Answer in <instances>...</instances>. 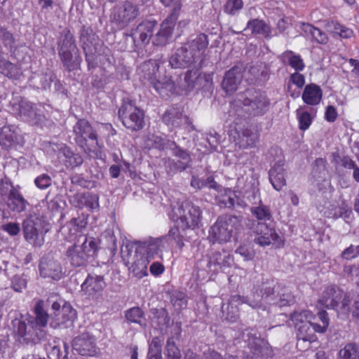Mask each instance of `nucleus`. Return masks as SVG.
<instances>
[{
  "instance_id": "1",
  "label": "nucleus",
  "mask_w": 359,
  "mask_h": 359,
  "mask_svg": "<svg viewBox=\"0 0 359 359\" xmlns=\"http://www.w3.org/2000/svg\"><path fill=\"white\" fill-rule=\"evenodd\" d=\"M159 60L149 59L142 62L137 72L142 81H147L163 97H170L175 93L176 85L170 76L158 75Z\"/></svg>"
},
{
  "instance_id": "2",
  "label": "nucleus",
  "mask_w": 359,
  "mask_h": 359,
  "mask_svg": "<svg viewBox=\"0 0 359 359\" xmlns=\"http://www.w3.org/2000/svg\"><path fill=\"white\" fill-rule=\"evenodd\" d=\"M76 144L90 158L100 159L102 157V147L98 142L96 131L90 123L85 119H79L73 127Z\"/></svg>"
},
{
  "instance_id": "3",
  "label": "nucleus",
  "mask_w": 359,
  "mask_h": 359,
  "mask_svg": "<svg viewBox=\"0 0 359 359\" xmlns=\"http://www.w3.org/2000/svg\"><path fill=\"white\" fill-rule=\"evenodd\" d=\"M170 218L183 231L198 227L202 219V210L198 205L185 200L172 208Z\"/></svg>"
},
{
  "instance_id": "4",
  "label": "nucleus",
  "mask_w": 359,
  "mask_h": 359,
  "mask_svg": "<svg viewBox=\"0 0 359 359\" xmlns=\"http://www.w3.org/2000/svg\"><path fill=\"white\" fill-rule=\"evenodd\" d=\"M241 226L240 219L234 215L220 216L209 231V239L213 243H226Z\"/></svg>"
},
{
  "instance_id": "5",
  "label": "nucleus",
  "mask_w": 359,
  "mask_h": 359,
  "mask_svg": "<svg viewBox=\"0 0 359 359\" xmlns=\"http://www.w3.org/2000/svg\"><path fill=\"white\" fill-rule=\"evenodd\" d=\"M98 246L95 238L87 237L81 245L74 244L69 246L66 251V257L71 265L74 267L84 266L90 257L97 255Z\"/></svg>"
},
{
  "instance_id": "6",
  "label": "nucleus",
  "mask_w": 359,
  "mask_h": 359,
  "mask_svg": "<svg viewBox=\"0 0 359 359\" xmlns=\"http://www.w3.org/2000/svg\"><path fill=\"white\" fill-rule=\"evenodd\" d=\"M118 114L123 125L133 132L141 130L144 127V111L131 100H123Z\"/></svg>"
},
{
  "instance_id": "7",
  "label": "nucleus",
  "mask_w": 359,
  "mask_h": 359,
  "mask_svg": "<svg viewBox=\"0 0 359 359\" xmlns=\"http://www.w3.org/2000/svg\"><path fill=\"white\" fill-rule=\"evenodd\" d=\"M228 135L229 140L241 149L255 148L259 141V135L257 133L235 121L230 125Z\"/></svg>"
},
{
  "instance_id": "8",
  "label": "nucleus",
  "mask_w": 359,
  "mask_h": 359,
  "mask_svg": "<svg viewBox=\"0 0 359 359\" xmlns=\"http://www.w3.org/2000/svg\"><path fill=\"white\" fill-rule=\"evenodd\" d=\"M140 15L139 6L126 0L114 6L111 11V22L123 29L133 22Z\"/></svg>"
},
{
  "instance_id": "9",
  "label": "nucleus",
  "mask_w": 359,
  "mask_h": 359,
  "mask_svg": "<svg viewBox=\"0 0 359 359\" xmlns=\"http://www.w3.org/2000/svg\"><path fill=\"white\" fill-rule=\"evenodd\" d=\"M22 231L25 239L33 246H41L44 236L48 229L45 228V222L38 216H30L24 220Z\"/></svg>"
},
{
  "instance_id": "10",
  "label": "nucleus",
  "mask_w": 359,
  "mask_h": 359,
  "mask_svg": "<svg viewBox=\"0 0 359 359\" xmlns=\"http://www.w3.org/2000/svg\"><path fill=\"white\" fill-rule=\"evenodd\" d=\"M209 44L208 36L204 33H201L196 37L183 44L181 47H185L187 53L185 56L190 57L187 64L190 67L193 65L201 68L205 57V51Z\"/></svg>"
},
{
  "instance_id": "11",
  "label": "nucleus",
  "mask_w": 359,
  "mask_h": 359,
  "mask_svg": "<svg viewBox=\"0 0 359 359\" xmlns=\"http://www.w3.org/2000/svg\"><path fill=\"white\" fill-rule=\"evenodd\" d=\"M13 332L16 339L21 344H33L39 342L42 330L36 327L29 320H15L13 321Z\"/></svg>"
},
{
  "instance_id": "12",
  "label": "nucleus",
  "mask_w": 359,
  "mask_h": 359,
  "mask_svg": "<svg viewBox=\"0 0 359 359\" xmlns=\"http://www.w3.org/2000/svg\"><path fill=\"white\" fill-rule=\"evenodd\" d=\"M256 238L255 242L260 246L265 247L272 245L275 248H283L285 245V239L278 235L273 227H271L264 222H259L255 227Z\"/></svg>"
},
{
  "instance_id": "13",
  "label": "nucleus",
  "mask_w": 359,
  "mask_h": 359,
  "mask_svg": "<svg viewBox=\"0 0 359 359\" xmlns=\"http://www.w3.org/2000/svg\"><path fill=\"white\" fill-rule=\"evenodd\" d=\"M177 9L172 10L168 16L162 22L161 27L153 39L154 46H165L172 34L180 13Z\"/></svg>"
},
{
  "instance_id": "14",
  "label": "nucleus",
  "mask_w": 359,
  "mask_h": 359,
  "mask_svg": "<svg viewBox=\"0 0 359 359\" xmlns=\"http://www.w3.org/2000/svg\"><path fill=\"white\" fill-rule=\"evenodd\" d=\"M157 25L156 20H143L135 29H132L130 36L136 47L147 45L153 36Z\"/></svg>"
},
{
  "instance_id": "15",
  "label": "nucleus",
  "mask_w": 359,
  "mask_h": 359,
  "mask_svg": "<svg viewBox=\"0 0 359 359\" xmlns=\"http://www.w3.org/2000/svg\"><path fill=\"white\" fill-rule=\"evenodd\" d=\"M53 313L52 318L55 320V326L65 324L68 322L73 323L76 318V311L69 303L64 302L61 306L59 302H54L51 306Z\"/></svg>"
},
{
  "instance_id": "16",
  "label": "nucleus",
  "mask_w": 359,
  "mask_h": 359,
  "mask_svg": "<svg viewBox=\"0 0 359 359\" xmlns=\"http://www.w3.org/2000/svg\"><path fill=\"white\" fill-rule=\"evenodd\" d=\"M72 348L81 355H94L97 349L96 339L88 332L82 333L73 339Z\"/></svg>"
},
{
  "instance_id": "17",
  "label": "nucleus",
  "mask_w": 359,
  "mask_h": 359,
  "mask_svg": "<svg viewBox=\"0 0 359 359\" xmlns=\"http://www.w3.org/2000/svg\"><path fill=\"white\" fill-rule=\"evenodd\" d=\"M4 183L11 187L8 194L7 206L8 208L16 212H22L26 210L28 204L27 201L20 192V187H15L9 179H6Z\"/></svg>"
},
{
  "instance_id": "18",
  "label": "nucleus",
  "mask_w": 359,
  "mask_h": 359,
  "mask_svg": "<svg viewBox=\"0 0 359 359\" xmlns=\"http://www.w3.org/2000/svg\"><path fill=\"white\" fill-rule=\"evenodd\" d=\"M105 285L103 276L89 273L81 285V290L89 298H97Z\"/></svg>"
},
{
  "instance_id": "19",
  "label": "nucleus",
  "mask_w": 359,
  "mask_h": 359,
  "mask_svg": "<svg viewBox=\"0 0 359 359\" xmlns=\"http://www.w3.org/2000/svg\"><path fill=\"white\" fill-rule=\"evenodd\" d=\"M57 156L67 170H74L83 163L82 155L66 144L59 149Z\"/></svg>"
},
{
  "instance_id": "20",
  "label": "nucleus",
  "mask_w": 359,
  "mask_h": 359,
  "mask_svg": "<svg viewBox=\"0 0 359 359\" xmlns=\"http://www.w3.org/2000/svg\"><path fill=\"white\" fill-rule=\"evenodd\" d=\"M243 68L233 66L225 73L222 87L226 93H231L238 89L243 77Z\"/></svg>"
},
{
  "instance_id": "21",
  "label": "nucleus",
  "mask_w": 359,
  "mask_h": 359,
  "mask_svg": "<svg viewBox=\"0 0 359 359\" xmlns=\"http://www.w3.org/2000/svg\"><path fill=\"white\" fill-rule=\"evenodd\" d=\"M248 348L252 355H246L243 359H256L259 357L267 356L272 352L271 347L267 341L264 339L253 337L249 339Z\"/></svg>"
},
{
  "instance_id": "22",
  "label": "nucleus",
  "mask_w": 359,
  "mask_h": 359,
  "mask_svg": "<svg viewBox=\"0 0 359 359\" xmlns=\"http://www.w3.org/2000/svg\"><path fill=\"white\" fill-rule=\"evenodd\" d=\"M343 297V292L335 285H329L325 287L318 304L327 309H335L338 307Z\"/></svg>"
},
{
  "instance_id": "23",
  "label": "nucleus",
  "mask_w": 359,
  "mask_h": 359,
  "mask_svg": "<svg viewBox=\"0 0 359 359\" xmlns=\"http://www.w3.org/2000/svg\"><path fill=\"white\" fill-rule=\"evenodd\" d=\"M40 275L43 278H50L58 280L62 277V268L60 263L53 259L43 258L39 263Z\"/></svg>"
},
{
  "instance_id": "24",
  "label": "nucleus",
  "mask_w": 359,
  "mask_h": 359,
  "mask_svg": "<svg viewBox=\"0 0 359 359\" xmlns=\"http://www.w3.org/2000/svg\"><path fill=\"white\" fill-rule=\"evenodd\" d=\"M72 203L76 208L93 210L99 208V196L91 192L77 193L72 197Z\"/></svg>"
},
{
  "instance_id": "25",
  "label": "nucleus",
  "mask_w": 359,
  "mask_h": 359,
  "mask_svg": "<svg viewBox=\"0 0 359 359\" xmlns=\"http://www.w3.org/2000/svg\"><path fill=\"white\" fill-rule=\"evenodd\" d=\"M301 29L312 43L326 45L329 41L327 34L310 23L302 22Z\"/></svg>"
},
{
  "instance_id": "26",
  "label": "nucleus",
  "mask_w": 359,
  "mask_h": 359,
  "mask_svg": "<svg viewBox=\"0 0 359 359\" xmlns=\"http://www.w3.org/2000/svg\"><path fill=\"white\" fill-rule=\"evenodd\" d=\"M302 98L303 102L311 106L318 105L323 98V90L316 83H309L305 86Z\"/></svg>"
},
{
  "instance_id": "27",
  "label": "nucleus",
  "mask_w": 359,
  "mask_h": 359,
  "mask_svg": "<svg viewBox=\"0 0 359 359\" xmlns=\"http://www.w3.org/2000/svg\"><path fill=\"white\" fill-rule=\"evenodd\" d=\"M243 104L250 106L254 115L262 116L269 111L270 100L265 94L260 93L253 100L245 99Z\"/></svg>"
},
{
  "instance_id": "28",
  "label": "nucleus",
  "mask_w": 359,
  "mask_h": 359,
  "mask_svg": "<svg viewBox=\"0 0 359 359\" xmlns=\"http://www.w3.org/2000/svg\"><path fill=\"white\" fill-rule=\"evenodd\" d=\"M279 58L284 65L290 66L295 72H302L305 69L306 65L302 56L292 50L283 52Z\"/></svg>"
},
{
  "instance_id": "29",
  "label": "nucleus",
  "mask_w": 359,
  "mask_h": 359,
  "mask_svg": "<svg viewBox=\"0 0 359 359\" xmlns=\"http://www.w3.org/2000/svg\"><path fill=\"white\" fill-rule=\"evenodd\" d=\"M300 72H294L289 76L287 90L292 98L299 97L300 90L304 86L306 83L304 75Z\"/></svg>"
},
{
  "instance_id": "30",
  "label": "nucleus",
  "mask_w": 359,
  "mask_h": 359,
  "mask_svg": "<svg viewBox=\"0 0 359 359\" xmlns=\"http://www.w3.org/2000/svg\"><path fill=\"white\" fill-rule=\"evenodd\" d=\"M18 144V135L10 126L0 128V146L4 149H8Z\"/></svg>"
},
{
  "instance_id": "31",
  "label": "nucleus",
  "mask_w": 359,
  "mask_h": 359,
  "mask_svg": "<svg viewBox=\"0 0 359 359\" xmlns=\"http://www.w3.org/2000/svg\"><path fill=\"white\" fill-rule=\"evenodd\" d=\"M183 113L180 108L170 107L162 116V121L168 127L179 128L182 123Z\"/></svg>"
},
{
  "instance_id": "32",
  "label": "nucleus",
  "mask_w": 359,
  "mask_h": 359,
  "mask_svg": "<svg viewBox=\"0 0 359 359\" xmlns=\"http://www.w3.org/2000/svg\"><path fill=\"white\" fill-rule=\"evenodd\" d=\"M34 313L35 318L29 319L39 330L46 327L49 315L44 309V302L42 299L37 301L34 306Z\"/></svg>"
},
{
  "instance_id": "33",
  "label": "nucleus",
  "mask_w": 359,
  "mask_h": 359,
  "mask_svg": "<svg viewBox=\"0 0 359 359\" xmlns=\"http://www.w3.org/2000/svg\"><path fill=\"white\" fill-rule=\"evenodd\" d=\"M248 302V298L239 294L231 295L229 298L228 304V312L226 313V318L234 322L239 318V309L238 305L246 304Z\"/></svg>"
},
{
  "instance_id": "34",
  "label": "nucleus",
  "mask_w": 359,
  "mask_h": 359,
  "mask_svg": "<svg viewBox=\"0 0 359 359\" xmlns=\"http://www.w3.org/2000/svg\"><path fill=\"white\" fill-rule=\"evenodd\" d=\"M325 28L330 33L339 35L343 39H350L353 36V31L334 20L325 21Z\"/></svg>"
},
{
  "instance_id": "35",
  "label": "nucleus",
  "mask_w": 359,
  "mask_h": 359,
  "mask_svg": "<svg viewBox=\"0 0 359 359\" xmlns=\"http://www.w3.org/2000/svg\"><path fill=\"white\" fill-rule=\"evenodd\" d=\"M269 180L273 187L280 191L286 185V180L285 178V170L280 165L273 167L269 172Z\"/></svg>"
},
{
  "instance_id": "36",
  "label": "nucleus",
  "mask_w": 359,
  "mask_h": 359,
  "mask_svg": "<svg viewBox=\"0 0 359 359\" xmlns=\"http://www.w3.org/2000/svg\"><path fill=\"white\" fill-rule=\"evenodd\" d=\"M125 318L130 323H135L146 327V318L144 311L139 306H133L125 311Z\"/></svg>"
},
{
  "instance_id": "37",
  "label": "nucleus",
  "mask_w": 359,
  "mask_h": 359,
  "mask_svg": "<svg viewBox=\"0 0 359 359\" xmlns=\"http://www.w3.org/2000/svg\"><path fill=\"white\" fill-rule=\"evenodd\" d=\"M0 73L9 79H17L22 72L20 67L0 55Z\"/></svg>"
},
{
  "instance_id": "38",
  "label": "nucleus",
  "mask_w": 359,
  "mask_h": 359,
  "mask_svg": "<svg viewBox=\"0 0 359 359\" xmlns=\"http://www.w3.org/2000/svg\"><path fill=\"white\" fill-rule=\"evenodd\" d=\"M246 29H250L253 35H262L268 37L271 34V28L263 20L252 19L248 22Z\"/></svg>"
},
{
  "instance_id": "39",
  "label": "nucleus",
  "mask_w": 359,
  "mask_h": 359,
  "mask_svg": "<svg viewBox=\"0 0 359 359\" xmlns=\"http://www.w3.org/2000/svg\"><path fill=\"white\" fill-rule=\"evenodd\" d=\"M280 290H284V286L278 282H275L273 279L267 280L262 285V297L265 298L271 297L272 299H275L277 297V294L280 292Z\"/></svg>"
},
{
  "instance_id": "40",
  "label": "nucleus",
  "mask_w": 359,
  "mask_h": 359,
  "mask_svg": "<svg viewBox=\"0 0 359 359\" xmlns=\"http://www.w3.org/2000/svg\"><path fill=\"white\" fill-rule=\"evenodd\" d=\"M187 49L185 47H180L171 55L169 60L170 65L175 69L189 67L187 62L190 57L185 56Z\"/></svg>"
},
{
  "instance_id": "41",
  "label": "nucleus",
  "mask_w": 359,
  "mask_h": 359,
  "mask_svg": "<svg viewBox=\"0 0 359 359\" xmlns=\"http://www.w3.org/2000/svg\"><path fill=\"white\" fill-rule=\"evenodd\" d=\"M165 140L161 136L154 133H149L144 137L143 147L148 150H163L165 147Z\"/></svg>"
},
{
  "instance_id": "42",
  "label": "nucleus",
  "mask_w": 359,
  "mask_h": 359,
  "mask_svg": "<svg viewBox=\"0 0 359 359\" xmlns=\"http://www.w3.org/2000/svg\"><path fill=\"white\" fill-rule=\"evenodd\" d=\"M313 318L312 312L307 310L294 311L290 314V320L292 321L295 329L297 330L300 327L311 323Z\"/></svg>"
},
{
  "instance_id": "43",
  "label": "nucleus",
  "mask_w": 359,
  "mask_h": 359,
  "mask_svg": "<svg viewBox=\"0 0 359 359\" xmlns=\"http://www.w3.org/2000/svg\"><path fill=\"white\" fill-rule=\"evenodd\" d=\"M129 271L137 278H142L147 276V261L146 258L142 255L137 257L129 267Z\"/></svg>"
},
{
  "instance_id": "44",
  "label": "nucleus",
  "mask_w": 359,
  "mask_h": 359,
  "mask_svg": "<svg viewBox=\"0 0 359 359\" xmlns=\"http://www.w3.org/2000/svg\"><path fill=\"white\" fill-rule=\"evenodd\" d=\"M297 119L298 121L299 129L302 131H306L309 128L313 123V117L308 111L304 110L302 107L296 110Z\"/></svg>"
},
{
  "instance_id": "45",
  "label": "nucleus",
  "mask_w": 359,
  "mask_h": 359,
  "mask_svg": "<svg viewBox=\"0 0 359 359\" xmlns=\"http://www.w3.org/2000/svg\"><path fill=\"white\" fill-rule=\"evenodd\" d=\"M297 344L302 340L303 341H309L310 343L316 341L318 338L311 326V323L304 326L300 327L297 330Z\"/></svg>"
},
{
  "instance_id": "46",
  "label": "nucleus",
  "mask_w": 359,
  "mask_h": 359,
  "mask_svg": "<svg viewBox=\"0 0 359 359\" xmlns=\"http://www.w3.org/2000/svg\"><path fill=\"white\" fill-rule=\"evenodd\" d=\"M337 359H359V347L355 343H348L338 353Z\"/></svg>"
},
{
  "instance_id": "47",
  "label": "nucleus",
  "mask_w": 359,
  "mask_h": 359,
  "mask_svg": "<svg viewBox=\"0 0 359 359\" xmlns=\"http://www.w3.org/2000/svg\"><path fill=\"white\" fill-rule=\"evenodd\" d=\"M74 50V49L58 50L60 59L68 72H72L77 67V64L73 60L72 51Z\"/></svg>"
},
{
  "instance_id": "48",
  "label": "nucleus",
  "mask_w": 359,
  "mask_h": 359,
  "mask_svg": "<svg viewBox=\"0 0 359 359\" xmlns=\"http://www.w3.org/2000/svg\"><path fill=\"white\" fill-rule=\"evenodd\" d=\"M180 226V225H175L170 228L165 238L168 242H174L179 249H182L184 245V236L181 233Z\"/></svg>"
},
{
  "instance_id": "49",
  "label": "nucleus",
  "mask_w": 359,
  "mask_h": 359,
  "mask_svg": "<svg viewBox=\"0 0 359 359\" xmlns=\"http://www.w3.org/2000/svg\"><path fill=\"white\" fill-rule=\"evenodd\" d=\"M318 317L322 324H319L317 323H311V326L313 327V330L314 332L318 333H325L329 326L330 324V319L328 318V314L326 311L321 310L318 311Z\"/></svg>"
},
{
  "instance_id": "50",
  "label": "nucleus",
  "mask_w": 359,
  "mask_h": 359,
  "mask_svg": "<svg viewBox=\"0 0 359 359\" xmlns=\"http://www.w3.org/2000/svg\"><path fill=\"white\" fill-rule=\"evenodd\" d=\"M222 191L223 193L219 197V203L225 208H233L235 205V192L229 188L224 189Z\"/></svg>"
},
{
  "instance_id": "51",
  "label": "nucleus",
  "mask_w": 359,
  "mask_h": 359,
  "mask_svg": "<svg viewBox=\"0 0 359 359\" xmlns=\"http://www.w3.org/2000/svg\"><path fill=\"white\" fill-rule=\"evenodd\" d=\"M76 45L74 38L69 30L64 32L58 41V50L75 49Z\"/></svg>"
},
{
  "instance_id": "52",
  "label": "nucleus",
  "mask_w": 359,
  "mask_h": 359,
  "mask_svg": "<svg viewBox=\"0 0 359 359\" xmlns=\"http://www.w3.org/2000/svg\"><path fill=\"white\" fill-rule=\"evenodd\" d=\"M251 212L259 221L270 220L272 217L270 208L266 205H259L252 208Z\"/></svg>"
},
{
  "instance_id": "53",
  "label": "nucleus",
  "mask_w": 359,
  "mask_h": 359,
  "mask_svg": "<svg viewBox=\"0 0 359 359\" xmlns=\"http://www.w3.org/2000/svg\"><path fill=\"white\" fill-rule=\"evenodd\" d=\"M339 217H343L346 222L351 220L353 217L352 210L346 202H342L338 206L337 212L333 215L334 219Z\"/></svg>"
},
{
  "instance_id": "54",
  "label": "nucleus",
  "mask_w": 359,
  "mask_h": 359,
  "mask_svg": "<svg viewBox=\"0 0 359 359\" xmlns=\"http://www.w3.org/2000/svg\"><path fill=\"white\" fill-rule=\"evenodd\" d=\"M162 344L163 341L160 337L152 338L149 346L148 357L162 355Z\"/></svg>"
},
{
  "instance_id": "55",
  "label": "nucleus",
  "mask_w": 359,
  "mask_h": 359,
  "mask_svg": "<svg viewBox=\"0 0 359 359\" xmlns=\"http://www.w3.org/2000/svg\"><path fill=\"white\" fill-rule=\"evenodd\" d=\"M243 7V0H227L224 6V11L228 15H234L238 11L241 10Z\"/></svg>"
},
{
  "instance_id": "56",
  "label": "nucleus",
  "mask_w": 359,
  "mask_h": 359,
  "mask_svg": "<svg viewBox=\"0 0 359 359\" xmlns=\"http://www.w3.org/2000/svg\"><path fill=\"white\" fill-rule=\"evenodd\" d=\"M154 318L157 320L158 325H167L170 323V316L165 308L152 309Z\"/></svg>"
},
{
  "instance_id": "57",
  "label": "nucleus",
  "mask_w": 359,
  "mask_h": 359,
  "mask_svg": "<svg viewBox=\"0 0 359 359\" xmlns=\"http://www.w3.org/2000/svg\"><path fill=\"white\" fill-rule=\"evenodd\" d=\"M167 359H181L178 347L172 339H168L165 346Z\"/></svg>"
},
{
  "instance_id": "58",
  "label": "nucleus",
  "mask_w": 359,
  "mask_h": 359,
  "mask_svg": "<svg viewBox=\"0 0 359 359\" xmlns=\"http://www.w3.org/2000/svg\"><path fill=\"white\" fill-rule=\"evenodd\" d=\"M278 297H279V299L277 303L280 306H286L294 302V296L285 287H284V290H280V292L277 294Z\"/></svg>"
},
{
  "instance_id": "59",
  "label": "nucleus",
  "mask_w": 359,
  "mask_h": 359,
  "mask_svg": "<svg viewBox=\"0 0 359 359\" xmlns=\"http://www.w3.org/2000/svg\"><path fill=\"white\" fill-rule=\"evenodd\" d=\"M175 156L184 161V162L181 163V165L179 168L181 171L184 170L187 168L189 167V163L191 161V157L187 151L177 147L175 150Z\"/></svg>"
},
{
  "instance_id": "60",
  "label": "nucleus",
  "mask_w": 359,
  "mask_h": 359,
  "mask_svg": "<svg viewBox=\"0 0 359 359\" xmlns=\"http://www.w3.org/2000/svg\"><path fill=\"white\" fill-rule=\"evenodd\" d=\"M236 253L242 256L245 261L252 260L255 256V251L246 245H241L236 250Z\"/></svg>"
},
{
  "instance_id": "61",
  "label": "nucleus",
  "mask_w": 359,
  "mask_h": 359,
  "mask_svg": "<svg viewBox=\"0 0 359 359\" xmlns=\"http://www.w3.org/2000/svg\"><path fill=\"white\" fill-rule=\"evenodd\" d=\"M359 256V245H351L346 249H344L341 254V258L346 259V260H351L353 259L356 258Z\"/></svg>"
},
{
  "instance_id": "62",
  "label": "nucleus",
  "mask_w": 359,
  "mask_h": 359,
  "mask_svg": "<svg viewBox=\"0 0 359 359\" xmlns=\"http://www.w3.org/2000/svg\"><path fill=\"white\" fill-rule=\"evenodd\" d=\"M52 180L48 174H41L34 180V184L40 189H46L51 185Z\"/></svg>"
},
{
  "instance_id": "63",
  "label": "nucleus",
  "mask_w": 359,
  "mask_h": 359,
  "mask_svg": "<svg viewBox=\"0 0 359 359\" xmlns=\"http://www.w3.org/2000/svg\"><path fill=\"white\" fill-rule=\"evenodd\" d=\"M27 287V280L22 276L15 275L11 280V287L15 292H22Z\"/></svg>"
},
{
  "instance_id": "64",
  "label": "nucleus",
  "mask_w": 359,
  "mask_h": 359,
  "mask_svg": "<svg viewBox=\"0 0 359 359\" xmlns=\"http://www.w3.org/2000/svg\"><path fill=\"white\" fill-rule=\"evenodd\" d=\"M343 272L345 275L353 278L355 276L358 278V285H359V264H348L345 265L343 269Z\"/></svg>"
}]
</instances>
